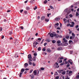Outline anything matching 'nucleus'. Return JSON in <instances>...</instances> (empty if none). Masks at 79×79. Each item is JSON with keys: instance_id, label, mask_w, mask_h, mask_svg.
Masks as SVG:
<instances>
[{"instance_id": "f257e3e1", "label": "nucleus", "mask_w": 79, "mask_h": 79, "mask_svg": "<svg viewBox=\"0 0 79 79\" xmlns=\"http://www.w3.org/2000/svg\"><path fill=\"white\" fill-rule=\"evenodd\" d=\"M63 41H62V42L63 44H63L64 46H67V45H68L69 44L68 43H64V42H68V40H66V39L65 38H64L63 39Z\"/></svg>"}, {"instance_id": "f03ea898", "label": "nucleus", "mask_w": 79, "mask_h": 79, "mask_svg": "<svg viewBox=\"0 0 79 79\" xmlns=\"http://www.w3.org/2000/svg\"><path fill=\"white\" fill-rule=\"evenodd\" d=\"M33 74H34V76H39V70L36 71L35 70H34Z\"/></svg>"}, {"instance_id": "7ed1b4c3", "label": "nucleus", "mask_w": 79, "mask_h": 79, "mask_svg": "<svg viewBox=\"0 0 79 79\" xmlns=\"http://www.w3.org/2000/svg\"><path fill=\"white\" fill-rule=\"evenodd\" d=\"M31 61H32V60L28 59V63L30 65H32V63L31 62Z\"/></svg>"}, {"instance_id": "20e7f679", "label": "nucleus", "mask_w": 79, "mask_h": 79, "mask_svg": "<svg viewBox=\"0 0 79 79\" xmlns=\"http://www.w3.org/2000/svg\"><path fill=\"white\" fill-rule=\"evenodd\" d=\"M30 3L32 4H34V3H35V0H31L30 1Z\"/></svg>"}, {"instance_id": "39448f33", "label": "nucleus", "mask_w": 79, "mask_h": 79, "mask_svg": "<svg viewBox=\"0 0 79 79\" xmlns=\"http://www.w3.org/2000/svg\"><path fill=\"white\" fill-rule=\"evenodd\" d=\"M28 58L29 60H32V56H31V55L29 54L28 56Z\"/></svg>"}, {"instance_id": "423d86ee", "label": "nucleus", "mask_w": 79, "mask_h": 79, "mask_svg": "<svg viewBox=\"0 0 79 79\" xmlns=\"http://www.w3.org/2000/svg\"><path fill=\"white\" fill-rule=\"evenodd\" d=\"M54 37H55V38H58V37H59V35L58 34H55L54 35Z\"/></svg>"}, {"instance_id": "0eeeda50", "label": "nucleus", "mask_w": 79, "mask_h": 79, "mask_svg": "<svg viewBox=\"0 0 79 79\" xmlns=\"http://www.w3.org/2000/svg\"><path fill=\"white\" fill-rule=\"evenodd\" d=\"M69 43L70 45H72L73 44V42L71 40H69Z\"/></svg>"}, {"instance_id": "6e6552de", "label": "nucleus", "mask_w": 79, "mask_h": 79, "mask_svg": "<svg viewBox=\"0 0 79 79\" xmlns=\"http://www.w3.org/2000/svg\"><path fill=\"white\" fill-rule=\"evenodd\" d=\"M47 51L48 52H49V53H50V52H52V50L50 49L49 48H48L47 49Z\"/></svg>"}, {"instance_id": "1a4fd4ad", "label": "nucleus", "mask_w": 79, "mask_h": 79, "mask_svg": "<svg viewBox=\"0 0 79 79\" xmlns=\"http://www.w3.org/2000/svg\"><path fill=\"white\" fill-rule=\"evenodd\" d=\"M64 70L62 69V70H57V72L59 73H61V72H63V71H64Z\"/></svg>"}, {"instance_id": "9d476101", "label": "nucleus", "mask_w": 79, "mask_h": 79, "mask_svg": "<svg viewBox=\"0 0 79 79\" xmlns=\"http://www.w3.org/2000/svg\"><path fill=\"white\" fill-rule=\"evenodd\" d=\"M58 64H58V63L57 62H56L55 64H54V66H55V68H56V67L58 65Z\"/></svg>"}, {"instance_id": "9b49d317", "label": "nucleus", "mask_w": 79, "mask_h": 79, "mask_svg": "<svg viewBox=\"0 0 79 79\" xmlns=\"http://www.w3.org/2000/svg\"><path fill=\"white\" fill-rule=\"evenodd\" d=\"M72 36L73 37V39H74V38H75V34H74V33H72Z\"/></svg>"}, {"instance_id": "f8f14e48", "label": "nucleus", "mask_w": 79, "mask_h": 79, "mask_svg": "<svg viewBox=\"0 0 79 79\" xmlns=\"http://www.w3.org/2000/svg\"><path fill=\"white\" fill-rule=\"evenodd\" d=\"M39 44V43L36 42V41H35L33 43V45H37V44Z\"/></svg>"}, {"instance_id": "ddd939ff", "label": "nucleus", "mask_w": 79, "mask_h": 79, "mask_svg": "<svg viewBox=\"0 0 79 79\" xmlns=\"http://www.w3.org/2000/svg\"><path fill=\"white\" fill-rule=\"evenodd\" d=\"M60 20V18L59 17L56 18L55 19V20L56 21H59Z\"/></svg>"}, {"instance_id": "4468645a", "label": "nucleus", "mask_w": 79, "mask_h": 79, "mask_svg": "<svg viewBox=\"0 0 79 79\" xmlns=\"http://www.w3.org/2000/svg\"><path fill=\"white\" fill-rule=\"evenodd\" d=\"M28 65H29V64H28V63H25L24 64V67H25V68H27V67L26 66H28Z\"/></svg>"}, {"instance_id": "2eb2a0df", "label": "nucleus", "mask_w": 79, "mask_h": 79, "mask_svg": "<svg viewBox=\"0 0 79 79\" xmlns=\"http://www.w3.org/2000/svg\"><path fill=\"white\" fill-rule=\"evenodd\" d=\"M45 17L44 16H43L41 18V20H44L45 19Z\"/></svg>"}, {"instance_id": "dca6fc26", "label": "nucleus", "mask_w": 79, "mask_h": 79, "mask_svg": "<svg viewBox=\"0 0 79 79\" xmlns=\"http://www.w3.org/2000/svg\"><path fill=\"white\" fill-rule=\"evenodd\" d=\"M50 35L51 37H53V36H54V35H53V33H51Z\"/></svg>"}, {"instance_id": "f3484780", "label": "nucleus", "mask_w": 79, "mask_h": 79, "mask_svg": "<svg viewBox=\"0 0 79 79\" xmlns=\"http://www.w3.org/2000/svg\"><path fill=\"white\" fill-rule=\"evenodd\" d=\"M57 50H59V51L61 50H62V47L58 48H57Z\"/></svg>"}, {"instance_id": "a211bd4d", "label": "nucleus", "mask_w": 79, "mask_h": 79, "mask_svg": "<svg viewBox=\"0 0 79 79\" xmlns=\"http://www.w3.org/2000/svg\"><path fill=\"white\" fill-rule=\"evenodd\" d=\"M30 76H31V79H33V78H34V75H30Z\"/></svg>"}, {"instance_id": "6ab92c4d", "label": "nucleus", "mask_w": 79, "mask_h": 79, "mask_svg": "<svg viewBox=\"0 0 79 79\" xmlns=\"http://www.w3.org/2000/svg\"><path fill=\"white\" fill-rule=\"evenodd\" d=\"M56 26H59V23H57L55 24V25H54V26L55 27H56Z\"/></svg>"}, {"instance_id": "aec40b11", "label": "nucleus", "mask_w": 79, "mask_h": 79, "mask_svg": "<svg viewBox=\"0 0 79 79\" xmlns=\"http://www.w3.org/2000/svg\"><path fill=\"white\" fill-rule=\"evenodd\" d=\"M36 58V57L34 56L33 57V61H35V59Z\"/></svg>"}, {"instance_id": "412c9836", "label": "nucleus", "mask_w": 79, "mask_h": 79, "mask_svg": "<svg viewBox=\"0 0 79 79\" xmlns=\"http://www.w3.org/2000/svg\"><path fill=\"white\" fill-rule=\"evenodd\" d=\"M56 41L55 40H53L52 41V42L53 44H55V43H56Z\"/></svg>"}, {"instance_id": "4be33fe9", "label": "nucleus", "mask_w": 79, "mask_h": 79, "mask_svg": "<svg viewBox=\"0 0 79 79\" xmlns=\"http://www.w3.org/2000/svg\"><path fill=\"white\" fill-rule=\"evenodd\" d=\"M62 74L63 75H64V74H66V71H64L63 72H62Z\"/></svg>"}, {"instance_id": "5701e85b", "label": "nucleus", "mask_w": 79, "mask_h": 79, "mask_svg": "<svg viewBox=\"0 0 79 79\" xmlns=\"http://www.w3.org/2000/svg\"><path fill=\"white\" fill-rule=\"evenodd\" d=\"M61 41L60 40H58L56 42V44H60Z\"/></svg>"}, {"instance_id": "b1692460", "label": "nucleus", "mask_w": 79, "mask_h": 79, "mask_svg": "<svg viewBox=\"0 0 79 79\" xmlns=\"http://www.w3.org/2000/svg\"><path fill=\"white\" fill-rule=\"evenodd\" d=\"M38 51H40L41 50V47H40L38 48Z\"/></svg>"}, {"instance_id": "393cba45", "label": "nucleus", "mask_w": 79, "mask_h": 79, "mask_svg": "<svg viewBox=\"0 0 79 79\" xmlns=\"http://www.w3.org/2000/svg\"><path fill=\"white\" fill-rule=\"evenodd\" d=\"M26 10L28 11L29 10H30V8L29 7H26Z\"/></svg>"}, {"instance_id": "a878e982", "label": "nucleus", "mask_w": 79, "mask_h": 79, "mask_svg": "<svg viewBox=\"0 0 79 79\" xmlns=\"http://www.w3.org/2000/svg\"><path fill=\"white\" fill-rule=\"evenodd\" d=\"M68 62H69V63H71V62L73 61V60H72L71 59H69L68 60Z\"/></svg>"}, {"instance_id": "bb28decb", "label": "nucleus", "mask_w": 79, "mask_h": 79, "mask_svg": "<svg viewBox=\"0 0 79 79\" xmlns=\"http://www.w3.org/2000/svg\"><path fill=\"white\" fill-rule=\"evenodd\" d=\"M45 21H46V22H48L49 21V19H46L45 20Z\"/></svg>"}, {"instance_id": "cd10ccee", "label": "nucleus", "mask_w": 79, "mask_h": 79, "mask_svg": "<svg viewBox=\"0 0 79 79\" xmlns=\"http://www.w3.org/2000/svg\"><path fill=\"white\" fill-rule=\"evenodd\" d=\"M65 38L66 39H69V36L68 35H67L66 37Z\"/></svg>"}, {"instance_id": "c85d7f7f", "label": "nucleus", "mask_w": 79, "mask_h": 79, "mask_svg": "<svg viewBox=\"0 0 79 79\" xmlns=\"http://www.w3.org/2000/svg\"><path fill=\"white\" fill-rule=\"evenodd\" d=\"M54 75H55V76H57V75H58V73L57 72H55Z\"/></svg>"}, {"instance_id": "c756f323", "label": "nucleus", "mask_w": 79, "mask_h": 79, "mask_svg": "<svg viewBox=\"0 0 79 79\" xmlns=\"http://www.w3.org/2000/svg\"><path fill=\"white\" fill-rule=\"evenodd\" d=\"M24 69H22L21 70V72H24Z\"/></svg>"}, {"instance_id": "7c9ffc66", "label": "nucleus", "mask_w": 79, "mask_h": 79, "mask_svg": "<svg viewBox=\"0 0 79 79\" xmlns=\"http://www.w3.org/2000/svg\"><path fill=\"white\" fill-rule=\"evenodd\" d=\"M47 3V0H45L44 2V3H45V4Z\"/></svg>"}, {"instance_id": "2f4dec72", "label": "nucleus", "mask_w": 79, "mask_h": 79, "mask_svg": "<svg viewBox=\"0 0 79 79\" xmlns=\"http://www.w3.org/2000/svg\"><path fill=\"white\" fill-rule=\"evenodd\" d=\"M36 9H37V7L36 6H35V8H34V10H35Z\"/></svg>"}, {"instance_id": "473e14b6", "label": "nucleus", "mask_w": 79, "mask_h": 79, "mask_svg": "<svg viewBox=\"0 0 79 79\" xmlns=\"http://www.w3.org/2000/svg\"><path fill=\"white\" fill-rule=\"evenodd\" d=\"M49 7H50L51 8V9H54V8H53V6H50Z\"/></svg>"}, {"instance_id": "72a5a7b5", "label": "nucleus", "mask_w": 79, "mask_h": 79, "mask_svg": "<svg viewBox=\"0 0 79 79\" xmlns=\"http://www.w3.org/2000/svg\"><path fill=\"white\" fill-rule=\"evenodd\" d=\"M69 66H70V64L69 63H68L67 64V67H69Z\"/></svg>"}, {"instance_id": "f704fd0d", "label": "nucleus", "mask_w": 79, "mask_h": 79, "mask_svg": "<svg viewBox=\"0 0 79 79\" xmlns=\"http://www.w3.org/2000/svg\"><path fill=\"white\" fill-rule=\"evenodd\" d=\"M42 51H44V52H45L46 51V49H45V48H43L42 49Z\"/></svg>"}, {"instance_id": "c9c22d12", "label": "nucleus", "mask_w": 79, "mask_h": 79, "mask_svg": "<svg viewBox=\"0 0 79 79\" xmlns=\"http://www.w3.org/2000/svg\"><path fill=\"white\" fill-rule=\"evenodd\" d=\"M73 39V36H70V40H71V39Z\"/></svg>"}, {"instance_id": "e433bc0d", "label": "nucleus", "mask_w": 79, "mask_h": 79, "mask_svg": "<svg viewBox=\"0 0 79 79\" xmlns=\"http://www.w3.org/2000/svg\"><path fill=\"white\" fill-rule=\"evenodd\" d=\"M13 34V33L11 31H10L9 32V34L10 35H12Z\"/></svg>"}, {"instance_id": "4c0bfd02", "label": "nucleus", "mask_w": 79, "mask_h": 79, "mask_svg": "<svg viewBox=\"0 0 79 79\" xmlns=\"http://www.w3.org/2000/svg\"><path fill=\"white\" fill-rule=\"evenodd\" d=\"M59 79V77L58 76H57L55 78V79Z\"/></svg>"}, {"instance_id": "58836bf2", "label": "nucleus", "mask_w": 79, "mask_h": 79, "mask_svg": "<svg viewBox=\"0 0 79 79\" xmlns=\"http://www.w3.org/2000/svg\"><path fill=\"white\" fill-rule=\"evenodd\" d=\"M2 31V27H0V32H1Z\"/></svg>"}, {"instance_id": "ea45409f", "label": "nucleus", "mask_w": 79, "mask_h": 79, "mask_svg": "<svg viewBox=\"0 0 79 79\" xmlns=\"http://www.w3.org/2000/svg\"><path fill=\"white\" fill-rule=\"evenodd\" d=\"M22 74V73H20V75H19V77H21V75Z\"/></svg>"}, {"instance_id": "a19ab883", "label": "nucleus", "mask_w": 79, "mask_h": 79, "mask_svg": "<svg viewBox=\"0 0 79 79\" xmlns=\"http://www.w3.org/2000/svg\"><path fill=\"white\" fill-rule=\"evenodd\" d=\"M76 16H79V13H78L77 12L76 14Z\"/></svg>"}, {"instance_id": "79ce46f5", "label": "nucleus", "mask_w": 79, "mask_h": 79, "mask_svg": "<svg viewBox=\"0 0 79 79\" xmlns=\"http://www.w3.org/2000/svg\"><path fill=\"white\" fill-rule=\"evenodd\" d=\"M38 40H39V41H40L41 40H42V39H41L40 38H39L38 39Z\"/></svg>"}, {"instance_id": "37998d69", "label": "nucleus", "mask_w": 79, "mask_h": 79, "mask_svg": "<svg viewBox=\"0 0 79 79\" xmlns=\"http://www.w3.org/2000/svg\"><path fill=\"white\" fill-rule=\"evenodd\" d=\"M40 69H41V70H42V71L44 70V68H41Z\"/></svg>"}, {"instance_id": "c03bdc74", "label": "nucleus", "mask_w": 79, "mask_h": 79, "mask_svg": "<svg viewBox=\"0 0 79 79\" xmlns=\"http://www.w3.org/2000/svg\"><path fill=\"white\" fill-rule=\"evenodd\" d=\"M51 41V40L50 39H48L47 40V42H50Z\"/></svg>"}, {"instance_id": "a18cd8bd", "label": "nucleus", "mask_w": 79, "mask_h": 79, "mask_svg": "<svg viewBox=\"0 0 79 79\" xmlns=\"http://www.w3.org/2000/svg\"><path fill=\"white\" fill-rule=\"evenodd\" d=\"M32 71H33V70H31L30 72V73H32Z\"/></svg>"}, {"instance_id": "49530a36", "label": "nucleus", "mask_w": 79, "mask_h": 79, "mask_svg": "<svg viewBox=\"0 0 79 79\" xmlns=\"http://www.w3.org/2000/svg\"><path fill=\"white\" fill-rule=\"evenodd\" d=\"M75 27H76V28H78V27H79V25H77Z\"/></svg>"}, {"instance_id": "de8ad7c7", "label": "nucleus", "mask_w": 79, "mask_h": 79, "mask_svg": "<svg viewBox=\"0 0 79 79\" xmlns=\"http://www.w3.org/2000/svg\"><path fill=\"white\" fill-rule=\"evenodd\" d=\"M72 72H72V71H69V74H71V73H72Z\"/></svg>"}, {"instance_id": "09e8293b", "label": "nucleus", "mask_w": 79, "mask_h": 79, "mask_svg": "<svg viewBox=\"0 0 79 79\" xmlns=\"http://www.w3.org/2000/svg\"><path fill=\"white\" fill-rule=\"evenodd\" d=\"M60 60H63V57H61L60 58H59L58 60H60Z\"/></svg>"}, {"instance_id": "8fccbe9b", "label": "nucleus", "mask_w": 79, "mask_h": 79, "mask_svg": "<svg viewBox=\"0 0 79 79\" xmlns=\"http://www.w3.org/2000/svg\"><path fill=\"white\" fill-rule=\"evenodd\" d=\"M74 26V25L71 24L70 25V27H73Z\"/></svg>"}, {"instance_id": "3c124183", "label": "nucleus", "mask_w": 79, "mask_h": 79, "mask_svg": "<svg viewBox=\"0 0 79 79\" xmlns=\"http://www.w3.org/2000/svg\"><path fill=\"white\" fill-rule=\"evenodd\" d=\"M10 11H11V10H8L7 11V13H8L9 12H10Z\"/></svg>"}, {"instance_id": "603ef678", "label": "nucleus", "mask_w": 79, "mask_h": 79, "mask_svg": "<svg viewBox=\"0 0 79 79\" xmlns=\"http://www.w3.org/2000/svg\"><path fill=\"white\" fill-rule=\"evenodd\" d=\"M79 75H77V79H79Z\"/></svg>"}, {"instance_id": "864d4df0", "label": "nucleus", "mask_w": 79, "mask_h": 79, "mask_svg": "<svg viewBox=\"0 0 79 79\" xmlns=\"http://www.w3.org/2000/svg\"><path fill=\"white\" fill-rule=\"evenodd\" d=\"M69 16L70 17H73V15H72L71 14H70L69 15Z\"/></svg>"}, {"instance_id": "5fc2aeb1", "label": "nucleus", "mask_w": 79, "mask_h": 79, "mask_svg": "<svg viewBox=\"0 0 79 79\" xmlns=\"http://www.w3.org/2000/svg\"><path fill=\"white\" fill-rule=\"evenodd\" d=\"M33 66H35V64L34 63H33Z\"/></svg>"}, {"instance_id": "6e6d98bb", "label": "nucleus", "mask_w": 79, "mask_h": 79, "mask_svg": "<svg viewBox=\"0 0 79 79\" xmlns=\"http://www.w3.org/2000/svg\"><path fill=\"white\" fill-rule=\"evenodd\" d=\"M47 43H44V46H46V45H47Z\"/></svg>"}, {"instance_id": "4d7b16f0", "label": "nucleus", "mask_w": 79, "mask_h": 79, "mask_svg": "<svg viewBox=\"0 0 79 79\" xmlns=\"http://www.w3.org/2000/svg\"><path fill=\"white\" fill-rule=\"evenodd\" d=\"M34 56H37V53H35L34 54Z\"/></svg>"}, {"instance_id": "13d9d810", "label": "nucleus", "mask_w": 79, "mask_h": 79, "mask_svg": "<svg viewBox=\"0 0 79 79\" xmlns=\"http://www.w3.org/2000/svg\"><path fill=\"white\" fill-rule=\"evenodd\" d=\"M33 47L34 48H35V47H36V45H33Z\"/></svg>"}, {"instance_id": "bf43d9fd", "label": "nucleus", "mask_w": 79, "mask_h": 79, "mask_svg": "<svg viewBox=\"0 0 79 79\" xmlns=\"http://www.w3.org/2000/svg\"><path fill=\"white\" fill-rule=\"evenodd\" d=\"M73 61H72V62H70V64L72 65V64H73Z\"/></svg>"}, {"instance_id": "052dcab7", "label": "nucleus", "mask_w": 79, "mask_h": 79, "mask_svg": "<svg viewBox=\"0 0 79 79\" xmlns=\"http://www.w3.org/2000/svg\"><path fill=\"white\" fill-rule=\"evenodd\" d=\"M72 24H73V25H74L75 23H74V22H72Z\"/></svg>"}, {"instance_id": "680f3d73", "label": "nucleus", "mask_w": 79, "mask_h": 79, "mask_svg": "<svg viewBox=\"0 0 79 79\" xmlns=\"http://www.w3.org/2000/svg\"><path fill=\"white\" fill-rule=\"evenodd\" d=\"M70 23H68L67 25V26H70Z\"/></svg>"}, {"instance_id": "e2e57ef3", "label": "nucleus", "mask_w": 79, "mask_h": 79, "mask_svg": "<svg viewBox=\"0 0 79 79\" xmlns=\"http://www.w3.org/2000/svg\"><path fill=\"white\" fill-rule=\"evenodd\" d=\"M57 29L60 30V27H58L57 28Z\"/></svg>"}, {"instance_id": "0e129e2a", "label": "nucleus", "mask_w": 79, "mask_h": 79, "mask_svg": "<svg viewBox=\"0 0 79 79\" xmlns=\"http://www.w3.org/2000/svg\"><path fill=\"white\" fill-rule=\"evenodd\" d=\"M23 11V10H20V13H22Z\"/></svg>"}, {"instance_id": "69168bd1", "label": "nucleus", "mask_w": 79, "mask_h": 79, "mask_svg": "<svg viewBox=\"0 0 79 79\" xmlns=\"http://www.w3.org/2000/svg\"><path fill=\"white\" fill-rule=\"evenodd\" d=\"M63 64H64L62 63L60 64L61 66H62V65H63Z\"/></svg>"}, {"instance_id": "338daca9", "label": "nucleus", "mask_w": 79, "mask_h": 79, "mask_svg": "<svg viewBox=\"0 0 79 79\" xmlns=\"http://www.w3.org/2000/svg\"><path fill=\"white\" fill-rule=\"evenodd\" d=\"M63 61H62V60H60L59 62L60 63H62V62Z\"/></svg>"}, {"instance_id": "774afa93", "label": "nucleus", "mask_w": 79, "mask_h": 79, "mask_svg": "<svg viewBox=\"0 0 79 79\" xmlns=\"http://www.w3.org/2000/svg\"><path fill=\"white\" fill-rule=\"evenodd\" d=\"M65 64H68V61H65Z\"/></svg>"}]
</instances>
